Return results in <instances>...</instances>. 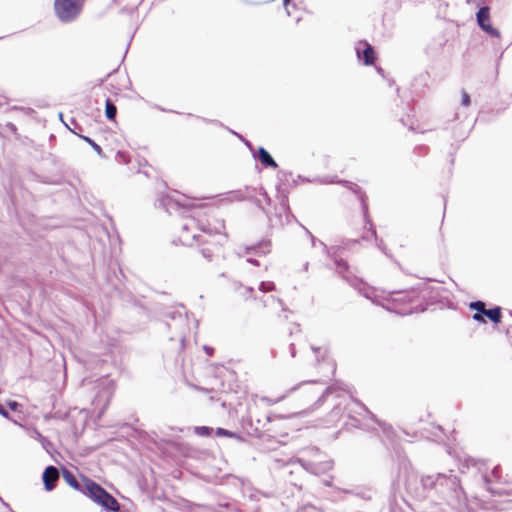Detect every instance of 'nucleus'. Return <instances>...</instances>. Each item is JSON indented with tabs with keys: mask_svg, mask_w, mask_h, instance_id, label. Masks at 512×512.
<instances>
[{
	"mask_svg": "<svg viewBox=\"0 0 512 512\" xmlns=\"http://www.w3.org/2000/svg\"><path fill=\"white\" fill-rule=\"evenodd\" d=\"M62 475L70 487L81 492L106 511L117 512L120 509V504L116 498L94 480L83 475L77 477L67 468H62Z\"/></svg>",
	"mask_w": 512,
	"mask_h": 512,
	"instance_id": "f257e3e1",
	"label": "nucleus"
},
{
	"mask_svg": "<svg viewBox=\"0 0 512 512\" xmlns=\"http://www.w3.org/2000/svg\"><path fill=\"white\" fill-rule=\"evenodd\" d=\"M421 489L416 488L415 494L419 498H425L432 492L441 499H447L452 494L457 493L458 479L456 476H447L445 474L422 475L420 477Z\"/></svg>",
	"mask_w": 512,
	"mask_h": 512,
	"instance_id": "f03ea898",
	"label": "nucleus"
},
{
	"mask_svg": "<svg viewBox=\"0 0 512 512\" xmlns=\"http://www.w3.org/2000/svg\"><path fill=\"white\" fill-rule=\"evenodd\" d=\"M319 244L323 247L326 256L333 261L337 267L338 273L348 281V283L354 287L358 292L367 299H371V290L361 279L353 277L349 279L344 275L349 268V264L346 260L338 257L339 247H328L324 242L319 241Z\"/></svg>",
	"mask_w": 512,
	"mask_h": 512,
	"instance_id": "7ed1b4c3",
	"label": "nucleus"
},
{
	"mask_svg": "<svg viewBox=\"0 0 512 512\" xmlns=\"http://www.w3.org/2000/svg\"><path fill=\"white\" fill-rule=\"evenodd\" d=\"M192 242H197L199 245V253L202 255V257L208 261L212 262L218 258H223V244L224 241H221L220 239L216 241H212L211 239H208L204 235L198 234L193 232L191 235Z\"/></svg>",
	"mask_w": 512,
	"mask_h": 512,
	"instance_id": "20e7f679",
	"label": "nucleus"
},
{
	"mask_svg": "<svg viewBox=\"0 0 512 512\" xmlns=\"http://www.w3.org/2000/svg\"><path fill=\"white\" fill-rule=\"evenodd\" d=\"M240 196V200L249 199L251 202H253L268 218L269 222L272 226L274 225H281L288 224L290 222V218H294V215L291 213L289 205L287 203L286 199H282L279 208H275V215L274 218L270 216L269 211L265 209V207L262 205V201L259 198L256 197H244L242 195V192H237Z\"/></svg>",
	"mask_w": 512,
	"mask_h": 512,
	"instance_id": "39448f33",
	"label": "nucleus"
},
{
	"mask_svg": "<svg viewBox=\"0 0 512 512\" xmlns=\"http://www.w3.org/2000/svg\"><path fill=\"white\" fill-rule=\"evenodd\" d=\"M85 0H54V11L62 23H71L81 14Z\"/></svg>",
	"mask_w": 512,
	"mask_h": 512,
	"instance_id": "423d86ee",
	"label": "nucleus"
},
{
	"mask_svg": "<svg viewBox=\"0 0 512 512\" xmlns=\"http://www.w3.org/2000/svg\"><path fill=\"white\" fill-rule=\"evenodd\" d=\"M478 11L476 12V22L479 28L491 37H500V31L493 27L490 22V6L484 4V0H476Z\"/></svg>",
	"mask_w": 512,
	"mask_h": 512,
	"instance_id": "0eeeda50",
	"label": "nucleus"
},
{
	"mask_svg": "<svg viewBox=\"0 0 512 512\" xmlns=\"http://www.w3.org/2000/svg\"><path fill=\"white\" fill-rule=\"evenodd\" d=\"M196 228L197 230L203 232L206 235L205 237L208 239L215 235H219V239L221 241H225L227 239V234L223 232L225 229V222L222 219H215L214 223L209 221L204 222L200 219H197Z\"/></svg>",
	"mask_w": 512,
	"mask_h": 512,
	"instance_id": "6e6552de",
	"label": "nucleus"
},
{
	"mask_svg": "<svg viewBox=\"0 0 512 512\" xmlns=\"http://www.w3.org/2000/svg\"><path fill=\"white\" fill-rule=\"evenodd\" d=\"M328 183H338V184L348 188L349 190H351L358 197V199L361 203V208H362L365 222L370 223V218H369V214H368V204L366 202L367 196L357 184H355L351 181H348V180H335V179H332Z\"/></svg>",
	"mask_w": 512,
	"mask_h": 512,
	"instance_id": "1a4fd4ad",
	"label": "nucleus"
},
{
	"mask_svg": "<svg viewBox=\"0 0 512 512\" xmlns=\"http://www.w3.org/2000/svg\"><path fill=\"white\" fill-rule=\"evenodd\" d=\"M358 60L365 66H370L376 59L374 47L367 41H359L355 47Z\"/></svg>",
	"mask_w": 512,
	"mask_h": 512,
	"instance_id": "9d476101",
	"label": "nucleus"
},
{
	"mask_svg": "<svg viewBox=\"0 0 512 512\" xmlns=\"http://www.w3.org/2000/svg\"><path fill=\"white\" fill-rule=\"evenodd\" d=\"M58 479V468L53 465L47 466L42 474L44 489L48 492L54 490Z\"/></svg>",
	"mask_w": 512,
	"mask_h": 512,
	"instance_id": "9b49d317",
	"label": "nucleus"
},
{
	"mask_svg": "<svg viewBox=\"0 0 512 512\" xmlns=\"http://www.w3.org/2000/svg\"><path fill=\"white\" fill-rule=\"evenodd\" d=\"M253 158L259 161L266 168L276 169L278 167L277 162L269 151L262 146H260L256 152H253Z\"/></svg>",
	"mask_w": 512,
	"mask_h": 512,
	"instance_id": "f8f14e48",
	"label": "nucleus"
},
{
	"mask_svg": "<svg viewBox=\"0 0 512 512\" xmlns=\"http://www.w3.org/2000/svg\"><path fill=\"white\" fill-rule=\"evenodd\" d=\"M196 224H197V219L195 217H191L188 220V222L182 224V226H181L182 232L180 234L179 239L183 245H186V246L193 245V242L191 240V236L189 235V232L197 229Z\"/></svg>",
	"mask_w": 512,
	"mask_h": 512,
	"instance_id": "ddd939ff",
	"label": "nucleus"
},
{
	"mask_svg": "<svg viewBox=\"0 0 512 512\" xmlns=\"http://www.w3.org/2000/svg\"><path fill=\"white\" fill-rule=\"evenodd\" d=\"M298 462L306 471L312 474H319L332 468L331 462H325L321 465L315 464L310 461H306L304 459H298Z\"/></svg>",
	"mask_w": 512,
	"mask_h": 512,
	"instance_id": "4468645a",
	"label": "nucleus"
},
{
	"mask_svg": "<svg viewBox=\"0 0 512 512\" xmlns=\"http://www.w3.org/2000/svg\"><path fill=\"white\" fill-rule=\"evenodd\" d=\"M271 248V241L269 239H263L252 246L246 247V253L247 254H255L258 256L266 255L270 252Z\"/></svg>",
	"mask_w": 512,
	"mask_h": 512,
	"instance_id": "2eb2a0df",
	"label": "nucleus"
},
{
	"mask_svg": "<svg viewBox=\"0 0 512 512\" xmlns=\"http://www.w3.org/2000/svg\"><path fill=\"white\" fill-rule=\"evenodd\" d=\"M469 308L471 310L476 311V313H474L472 316V319L474 321L482 323V324H486V319L484 318V315H485L484 311L486 310V308H485V303L483 301H481V300L472 301L469 304Z\"/></svg>",
	"mask_w": 512,
	"mask_h": 512,
	"instance_id": "dca6fc26",
	"label": "nucleus"
},
{
	"mask_svg": "<svg viewBox=\"0 0 512 512\" xmlns=\"http://www.w3.org/2000/svg\"><path fill=\"white\" fill-rule=\"evenodd\" d=\"M162 205L165 207V209L170 212V209L171 208H183V209H188L192 206V204L190 203H187L185 201H181V200H178V199H172L170 197H166L162 200Z\"/></svg>",
	"mask_w": 512,
	"mask_h": 512,
	"instance_id": "f3484780",
	"label": "nucleus"
},
{
	"mask_svg": "<svg viewBox=\"0 0 512 512\" xmlns=\"http://www.w3.org/2000/svg\"><path fill=\"white\" fill-rule=\"evenodd\" d=\"M484 318L487 317L491 322L498 324L502 319V310L500 306H494L493 308L486 309L484 311Z\"/></svg>",
	"mask_w": 512,
	"mask_h": 512,
	"instance_id": "a211bd4d",
	"label": "nucleus"
},
{
	"mask_svg": "<svg viewBox=\"0 0 512 512\" xmlns=\"http://www.w3.org/2000/svg\"><path fill=\"white\" fill-rule=\"evenodd\" d=\"M117 115V107L110 98L105 99V116L108 120H115Z\"/></svg>",
	"mask_w": 512,
	"mask_h": 512,
	"instance_id": "6ab92c4d",
	"label": "nucleus"
},
{
	"mask_svg": "<svg viewBox=\"0 0 512 512\" xmlns=\"http://www.w3.org/2000/svg\"><path fill=\"white\" fill-rule=\"evenodd\" d=\"M356 404L359 406V408H360L363 412H365L366 414L370 415V416H371V418H372L373 420H375V421L378 423V425L382 428V431H383V433H384V434H386L387 436H389V432L392 430V427H391V426H389V425H387V424H385V423H383V422H380V421L376 420V419H375V415H374V414H372V413L367 409V407H366L364 404H362V403H360V402H358V401L356 402Z\"/></svg>",
	"mask_w": 512,
	"mask_h": 512,
	"instance_id": "aec40b11",
	"label": "nucleus"
},
{
	"mask_svg": "<svg viewBox=\"0 0 512 512\" xmlns=\"http://www.w3.org/2000/svg\"><path fill=\"white\" fill-rule=\"evenodd\" d=\"M215 435L217 437L234 438V439H237L238 441H243L244 440L242 435H240V434H238L236 432L230 431L228 429L222 428V427H218L215 430Z\"/></svg>",
	"mask_w": 512,
	"mask_h": 512,
	"instance_id": "412c9836",
	"label": "nucleus"
},
{
	"mask_svg": "<svg viewBox=\"0 0 512 512\" xmlns=\"http://www.w3.org/2000/svg\"><path fill=\"white\" fill-rule=\"evenodd\" d=\"M337 388H339V387H338L336 384H333V385H331V386L326 387V388L323 390V392L321 393V395L318 397V399H317V401L314 403V405H315L316 407H318L319 405H321V404L325 401L326 397H327L328 395H330L331 393H333L334 391H336V389H337Z\"/></svg>",
	"mask_w": 512,
	"mask_h": 512,
	"instance_id": "4be33fe9",
	"label": "nucleus"
},
{
	"mask_svg": "<svg viewBox=\"0 0 512 512\" xmlns=\"http://www.w3.org/2000/svg\"><path fill=\"white\" fill-rule=\"evenodd\" d=\"M79 138L84 140L88 145L92 147V149L101 157L104 156L103 149L100 145H98L92 138L86 135H79Z\"/></svg>",
	"mask_w": 512,
	"mask_h": 512,
	"instance_id": "5701e85b",
	"label": "nucleus"
},
{
	"mask_svg": "<svg viewBox=\"0 0 512 512\" xmlns=\"http://www.w3.org/2000/svg\"><path fill=\"white\" fill-rule=\"evenodd\" d=\"M346 493L353 494L361 499L370 500L372 498L370 490H345Z\"/></svg>",
	"mask_w": 512,
	"mask_h": 512,
	"instance_id": "b1692460",
	"label": "nucleus"
},
{
	"mask_svg": "<svg viewBox=\"0 0 512 512\" xmlns=\"http://www.w3.org/2000/svg\"><path fill=\"white\" fill-rule=\"evenodd\" d=\"M194 432L196 435L201 437L211 436L213 433V428L209 426H195Z\"/></svg>",
	"mask_w": 512,
	"mask_h": 512,
	"instance_id": "393cba45",
	"label": "nucleus"
},
{
	"mask_svg": "<svg viewBox=\"0 0 512 512\" xmlns=\"http://www.w3.org/2000/svg\"><path fill=\"white\" fill-rule=\"evenodd\" d=\"M368 225H370V231H371V234L372 236L374 237L375 241L377 242V246L378 248L385 254H387V251H386V247L383 243V240L382 239H378V236H377V233H376V230L375 228L373 227V224H372V221L370 220V223H367Z\"/></svg>",
	"mask_w": 512,
	"mask_h": 512,
	"instance_id": "a878e982",
	"label": "nucleus"
},
{
	"mask_svg": "<svg viewBox=\"0 0 512 512\" xmlns=\"http://www.w3.org/2000/svg\"><path fill=\"white\" fill-rule=\"evenodd\" d=\"M397 294L400 295V297L396 298V300L407 301L409 303H412L416 297L415 291L399 292Z\"/></svg>",
	"mask_w": 512,
	"mask_h": 512,
	"instance_id": "bb28decb",
	"label": "nucleus"
},
{
	"mask_svg": "<svg viewBox=\"0 0 512 512\" xmlns=\"http://www.w3.org/2000/svg\"><path fill=\"white\" fill-rule=\"evenodd\" d=\"M66 127L75 135L79 137V135H82L80 132L83 131V128L74 120L71 119V125L66 124Z\"/></svg>",
	"mask_w": 512,
	"mask_h": 512,
	"instance_id": "cd10ccee",
	"label": "nucleus"
},
{
	"mask_svg": "<svg viewBox=\"0 0 512 512\" xmlns=\"http://www.w3.org/2000/svg\"><path fill=\"white\" fill-rule=\"evenodd\" d=\"M275 289V284L271 281H262L259 286L261 292H269Z\"/></svg>",
	"mask_w": 512,
	"mask_h": 512,
	"instance_id": "c85d7f7f",
	"label": "nucleus"
},
{
	"mask_svg": "<svg viewBox=\"0 0 512 512\" xmlns=\"http://www.w3.org/2000/svg\"><path fill=\"white\" fill-rule=\"evenodd\" d=\"M471 104L470 95L464 90H461V105L463 107H468Z\"/></svg>",
	"mask_w": 512,
	"mask_h": 512,
	"instance_id": "c756f323",
	"label": "nucleus"
},
{
	"mask_svg": "<svg viewBox=\"0 0 512 512\" xmlns=\"http://www.w3.org/2000/svg\"><path fill=\"white\" fill-rule=\"evenodd\" d=\"M260 196L263 197L266 205L268 206H271L272 204V199L270 198V196L268 195L267 191L263 188V187H259V190L257 192Z\"/></svg>",
	"mask_w": 512,
	"mask_h": 512,
	"instance_id": "7c9ffc66",
	"label": "nucleus"
},
{
	"mask_svg": "<svg viewBox=\"0 0 512 512\" xmlns=\"http://www.w3.org/2000/svg\"><path fill=\"white\" fill-rule=\"evenodd\" d=\"M37 434H38V437H39V439H40V442H41V444H42L43 448H44L47 452H49V448L52 446V443L48 440V438H47V437L43 436L42 434H40V433H37Z\"/></svg>",
	"mask_w": 512,
	"mask_h": 512,
	"instance_id": "2f4dec72",
	"label": "nucleus"
},
{
	"mask_svg": "<svg viewBox=\"0 0 512 512\" xmlns=\"http://www.w3.org/2000/svg\"><path fill=\"white\" fill-rule=\"evenodd\" d=\"M7 405H8V407H9V409H10L11 411H14V412L19 411V410H20V408H21V404H20V403H18L17 401H14V400H10V401H8Z\"/></svg>",
	"mask_w": 512,
	"mask_h": 512,
	"instance_id": "473e14b6",
	"label": "nucleus"
},
{
	"mask_svg": "<svg viewBox=\"0 0 512 512\" xmlns=\"http://www.w3.org/2000/svg\"><path fill=\"white\" fill-rule=\"evenodd\" d=\"M428 151V147L426 145H418L414 148V153L422 156L425 155Z\"/></svg>",
	"mask_w": 512,
	"mask_h": 512,
	"instance_id": "72a5a7b5",
	"label": "nucleus"
},
{
	"mask_svg": "<svg viewBox=\"0 0 512 512\" xmlns=\"http://www.w3.org/2000/svg\"><path fill=\"white\" fill-rule=\"evenodd\" d=\"M426 310V307L423 305H415L409 309V311L405 312L406 314L411 313H417V312H424Z\"/></svg>",
	"mask_w": 512,
	"mask_h": 512,
	"instance_id": "f704fd0d",
	"label": "nucleus"
},
{
	"mask_svg": "<svg viewBox=\"0 0 512 512\" xmlns=\"http://www.w3.org/2000/svg\"><path fill=\"white\" fill-rule=\"evenodd\" d=\"M315 383H316V381H303V382L299 383L298 385L293 386V387L289 390V393L296 391V390H297L298 388H300L301 386H304V385H313V384H315Z\"/></svg>",
	"mask_w": 512,
	"mask_h": 512,
	"instance_id": "c9c22d12",
	"label": "nucleus"
},
{
	"mask_svg": "<svg viewBox=\"0 0 512 512\" xmlns=\"http://www.w3.org/2000/svg\"><path fill=\"white\" fill-rule=\"evenodd\" d=\"M342 413V408L340 403H336L331 411L332 416H338Z\"/></svg>",
	"mask_w": 512,
	"mask_h": 512,
	"instance_id": "e433bc0d",
	"label": "nucleus"
},
{
	"mask_svg": "<svg viewBox=\"0 0 512 512\" xmlns=\"http://www.w3.org/2000/svg\"><path fill=\"white\" fill-rule=\"evenodd\" d=\"M303 229L305 230L306 234L310 237L312 246H315L316 243H319L320 240L313 236L312 233L306 227L303 226Z\"/></svg>",
	"mask_w": 512,
	"mask_h": 512,
	"instance_id": "4c0bfd02",
	"label": "nucleus"
},
{
	"mask_svg": "<svg viewBox=\"0 0 512 512\" xmlns=\"http://www.w3.org/2000/svg\"><path fill=\"white\" fill-rule=\"evenodd\" d=\"M0 415L6 419H10V413L6 409V407L0 403Z\"/></svg>",
	"mask_w": 512,
	"mask_h": 512,
	"instance_id": "58836bf2",
	"label": "nucleus"
},
{
	"mask_svg": "<svg viewBox=\"0 0 512 512\" xmlns=\"http://www.w3.org/2000/svg\"><path fill=\"white\" fill-rule=\"evenodd\" d=\"M351 425L356 428L366 429L360 422L359 419L351 417Z\"/></svg>",
	"mask_w": 512,
	"mask_h": 512,
	"instance_id": "ea45409f",
	"label": "nucleus"
},
{
	"mask_svg": "<svg viewBox=\"0 0 512 512\" xmlns=\"http://www.w3.org/2000/svg\"><path fill=\"white\" fill-rule=\"evenodd\" d=\"M311 350L315 353L316 361L319 363L321 361L320 356H319V352H320L321 348L311 345Z\"/></svg>",
	"mask_w": 512,
	"mask_h": 512,
	"instance_id": "a19ab883",
	"label": "nucleus"
},
{
	"mask_svg": "<svg viewBox=\"0 0 512 512\" xmlns=\"http://www.w3.org/2000/svg\"><path fill=\"white\" fill-rule=\"evenodd\" d=\"M167 317L172 320H175L176 318H182V315L180 312H169L167 313Z\"/></svg>",
	"mask_w": 512,
	"mask_h": 512,
	"instance_id": "79ce46f5",
	"label": "nucleus"
},
{
	"mask_svg": "<svg viewBox=\"0 0 512 512\" xmlns=\"http://www.w3.org/2000/svg\"><path fill=\"white\" fill-rule=\"evenodd\" d=\"M117 157H118V158H121V159H122V161H123L125 164L129 163V159H128V157L126 156V154H125L124 152H122V151H118V152H117Z\"/></svg>",
	"mask_w": 512,
	"mask_h": 512,
	"instance_id": "37998d69",
	"label": "nucleus"
},
{
	"mask_svg": "<svg viewBox=\"0 0 512 512\" xmlns=\"http://www.w3.org/2000/svg\"><path fill=\"white\" fill-rule=\"evenodd\" d=\"M203 350L205 351V353L208 355V356H212L213 353H214V348L211 347V346H208V345H204L203 346Z\"/></svg>",
	"mask_w": 512,
	"mask_h": 512,
	"instance_id": "c03bdc74",
	"label": "nucleus"
},
{
	"mask_svg": "<svg viewBox=\"0 0 512 512\" xmlns=\"http://www.w3.org/2000/svg\"><path fill=\"white\" fill-rule=\"evenodd\" d=\"M243 143L245 144V146H246V147H247V148H248L252 153H253V152H255V151H254V146H253V144H252L249 140H247V139H243Z\"/></svg>",
	"mask_w": 512,
	"mask_h": 512,
	"instance_id": "a18cd8bd",
	"label": "nucleus"
},
{
	"mask_svg": "<svg viewBox=\"0 0 512 512\" xmlns=\"http://www.w3.org/2000/svg\"><path fill=\"white\" fill-rule=\"evenodd\" d=\"M289 350H290L291 357H293V358L296 357V347H295L294 343H290Z\"/></svg>",
	"mask_w": 512,
	"mask_h": 512,
	"instance_id": "49530a36",
	"label": "nucleus"
},
{
	"mask_svg": "<svg viewBox=\"0 0 512 512\" xmlns=\"http://www.w3.org/2000/svg\"><path fill=\"white\" fill-rule=\"evenodd\" d=\"M247 262H248V263H250V264H252V265H254V266H259V265H260V264H259V261H258V260H256V259H254V258H248V259H247Z\"/></svg>",
	"mask_w": 512,
	"mask_h": 512,
	"instance_id": "de8ad7c7",
	"label": "nucleus"
},
{
	"mask_svg": "<svg viewBox=\"0 0 512 512\" xmlns=\"http://www.w3.org/2000/svg\"><path fill=\"white\" fill-rule=\"evenodd\" d=\"M195 117H196L197 119H201L202 121H204V122H206V123H208V122L215 123V124H216V123H218V121H216V120H208V119H205V118H201V117H199V116H195Z\"/></svg>",
	"mask_w": 512,
	"mask_h": 512,
	"instance_id": "09e8293b",
	"label": "nucleus"
},
{
	"mask_svg": "<svg viewBox=\"0 0 512 512\" xmlns=\"http://www.w3.org/2000/svg\"><path fill=\"white\" fill-rule=\"evenodd\" d=\"M230 132H231L233 135L237 136V137H238L242 142H243V139H245L241 134H239V133H237V132H235V131H233V130H230Z\"/></svg>",
	"mask_w": 512,
	"mask_h": 512,
	"instance_id": "8fccbe9b",
	"label": "nucleus"
},
{
	"mask_svg": "<svg viewBox=\"0 0 512 512\" xmlns=\"http://www.w3.org/2000/svg\"><path fill=\"white\" fill-rule=\"evenodd\" d=\"M406 488L407 490L412 491V482L410 479L406 481Z\"/></svg>",
	"mask_w": 512,
	"mask_h": 512,
	"instance_id": "3c124183",
	"label": "nucleus"
},
{
	"mask_svg": "<svg viewBox=\"0 0 512 512\" xmlns=\"http://www.w3.org/2000/svg\"><path fill=\"white\" fill-rule=\"evenodd\" d=\"M278 303L282 306L283 311H289V309L284 305V303L281 299H278Z\"/></svg>",
	"mask_w": 512,
	"mask_h": 512,
	"instance_id": "603ef678",
	"label": "nucleus"
},
{
	"mask_svg": "<svg viewBox=\"0 0 512 512\" xmlns=\"http://www.w3.org/2000/svg\"><path fill=\"white\" fill-rule=\"evenodd\" d=\"M308 268H309V262H305L304 265H303V268L302 270L307 272L308 271Z\"/></svg>",
	"mask_w": 512,
	"mask_h": 512,
	"instance_id": "864d4df0",
	"label": "nucleus"
},
{
	"mask_svg": "<svg viewBox=\"0 0 512 512\" xmlns=\"http://www.w3.org/2000/svg\"><path fill=\"white\" fill-rule=\"evenodd\" d=\"M492 472L495 476H498L499 467H494Z\"/></svg>",
	"mask_w": 512,
	"mask_h": 512,
	"instance_id": "5fc2aeb1",
	"label": "nucleus"
},
{
	"mask_svg": "<svg viewBox=\"0 0 512 512\" xmlns=\"http://www.w3.org/2000/svg\"><path fill=\"white\" fill-rule=\"evenodd\" d=\"M292 0H283V5L285 6V8L288 7V5L290 4Z\"/></svg>",
	"mask_w": 512,
	"mask_h": 512,
	"instance_id": "6e6d98bb",
	"label": "nucleus"
},
{
	"mask_svg": "<svg viewBox=\"0 0 512 512\" xmlns=\"http://www.w3.org/2000/svg\"><path fill=\"white\" fill-rule=\"evenodd\" d=\"M9 126H10V129H12V130H16V127H15V125H14V124L9 123Z\"/></svg>",
	"mask_w": 512,
	"mask_h": 512,
	"instance_id": "4d7b16f0",
	"label": "nucleus"
},
{
	"mask_svg": "<svg viewBox=\"0 0 512 512\" xmlns=\"http://www.w3.org/2000/svg\"><path fill=\"white\" fill-rule=\"evenodd\" d=\"M324 353H327V350H324ZM320 359H321L322 361H324V360H325V354H323V355L320 357Z\"/></svg>",
	"mask_w": 512,
	"mask_h": 512,
	"instance_id": "13d9d810",
	"label": "nucleus"
},
{
	"mask_svg": "<svg viewBox=\"0 0 512 512\" xmlns=\"http://www.w3.org/2000/svg\"><path fill=\"white\" fill-rule=\"evenodd\" d=\"M484 481H485L486 483H488V482H489V479H488V477H487V476H484Z\"/></svg>",
	"mask_w": 512,
	"mask_h": 512,
	"instance_id": "bf43d9fd",
	"label": "nucleus"
},
{
	"mask_svg": "<svg viewBox=\"0 0 512 512\" xmlns=\"http://www.w3.org/2000/svg\"><path fill=\"white\" fill-rule=\"evenodd\" d=\"M409 129H410V130H412V131H414V127H413V125H410V126H409Z\"/></svg>",
	"mask_w": 512,
	"mask_h": 512,
	"instance_id": "052dcab7",
	"label": "nucleus"
},
{
	"mask_svg": "<svg viewBox=\"0 0 512 512\" xmlns=\"http://www.w3.org/2000/svg\"><path fill=\"white\" fill-rule=\"evenodd\" d=\"M296 327H297L298 331H300V325L296 324Z\"/></svg>",
	"mask_w": 512,
	"mask_h": 512,
	"instance_id": "680f3d73",
	"label": "nucleus"
},
{
	"mask_svg": "<svg viewBox=\"0 0 512 512\" xmlns=\"http://www.w3.org/2000/svg\"><path fill=\"white\" fill-rule=\"evenodd\" d=\"M187 116L188 117H193L194 115H192L191 113H188Z\"/></svg>",
	"mask_w": 512,
	"mask_h": 512,
	"instance_id": "e2e57ef3",
	"label": "nucleus"
},
{
	"mask_svg": "<svg viewBox=\"0 0 512 512\" xmlns=\"http://www.w3.org/2000/svg\"><path fill=\"white\" fill-rule=\"evenodd\" d=\"M141 2H143V0H139V3H138V4H140Z\"/></svg>",
	"mask_w": 512,
	"mask_h": 512,
	"instance_id": "0e129e2a",
	"label": "nucleus"
}]
</instances>
